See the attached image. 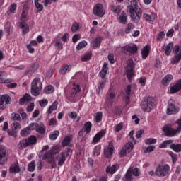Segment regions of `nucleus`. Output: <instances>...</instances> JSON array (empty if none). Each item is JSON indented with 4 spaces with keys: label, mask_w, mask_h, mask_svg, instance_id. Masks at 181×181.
Returning a JSON list of instances; mask_svg holds the SVG:
<instances>
[{
    "label": "nucleus",
    "mask_w": 181,
    "mask_h": 181,
    "mask_svg": "<svg viewBox=\"0 0 181 181\" xmlns=\"http://www.w3.org/2000/svg\"><path fill=\"white\" fill-rule=\"evenodd\" d=\"M25 139L27 141L28 146H30V145H36V143L37 142V139H36V136H30V137Z\"/></svg>",
    "instance_id": "30"
},
{
    "label": "nucleus",
    "mask_w": 181,
    "mask_h": 181,
    "mask_svg": "<svg viewBox=\"0 0 181 181\" xmlns=\"http://www.w3.org/2000/svg\"><path fill=\"white\" fill-rule=\"evenodd\" d=\"M39 104L40 105V107H42V108L46 107V105H47V104H49V101L47 100V99H42L39 100Z\"/></svg>",
    "instance_id": "61"
},
{
    "label": "nucleus",
    "mask_w": 181,
    "mask_h": 181,
    "mask_svg": "<svg viewBox=\"0 0 181 181\" xmlns=\"http://www.w3.org/2000/svg\"><path fill=\"white\" fill-rule=\"evenodd\" d=\"M42 88H43V84L39 78H35L31 83V94L35 97H37L39 94H40V91H42Z\"/></svg>",
    "instance_id": "2"
},
{
    "label": "nucleus",
    "mask_w": 181,
    "mask_h": 181,
    "mask_svg": "<svg viewBox=\"0 0 181 181\" xmlns=\"http://www.w3.org/2000/svg\"><path fill=\"white\" fill-rule=\"evenodd\" d=\"M35 131L38 132V134H45V132H46V127L43 124H37Z\"/></svg>",
    "instance_id": "39"
},
{
    "label": "nucleus",
    "mask_w": 181,
    "mask_h": 181,
    "mask_svg": "<svg viewBox=\"0 0 181 181\" xmlns=\"http://www.w3.org/2000/svg\"><path fill=\"white\" fill-rule=\"evenodd\" d=\"M9 154L6 146H0V165H5L8 162Z\"/></svg>",
    "instance_id": "9"
},
{
    "label": "nucleus",
    "mask_w": 181,
    "mask_h": 181,
    "mask_svg": "<svg viewBox=\"0 0 181 181\" xmlns=\"http://www.w3.org/2000/svg\"><path fill=\"white\" fill-rule=\"evenodd\" d=\"M52 155H57V153H59L60 152V146H54L52 148L49 150Z\"/></svg>",
    "instance_id": "48"
},
{
    "label": "nucleus",
    "mask_w": 181,
    "mask_h": 181,
    "mask_svg": "<svg viewBox=\"0 0 181 181\" xmlns=\"http://www.w3.org/2000/svg\"><path fill=\"white\" fill-rule=\"evenodd\" d=\"M170 170V167H169V165H158L156 169L155 175L156 176H158V177H165V176L169 175Z\"/></svg>",
    "instance_id": "5"
},
{
    "label": "nucleus",
    "mask_w": 181,
    "mask_h": 181,
    "mask_svg": "<svg viewBox=\"0 0 181 181\" xmlns=\"http://www.w3.org/2000/svg\"><path fill=\"white\" fill-rule=\"evenodd\" d=\"M153 105H155V103L152 98H144L141 103V109L144 112H151L153 109Z\"/></svg>",
    "instance_id": "4"
},
{
    "label": "nucleus",
    "mask_w": 181,
    "mask_h": 181,
    "mask_svg": "<svg viewBox=\"0 0 181 181\" xmlns=\"http://www.w3.org/2000/svg\"><path fill=\"white\" fill-rule=\"evenodd\" d=\"M118 21L119 23L127 25V15L125 14L124 11H122L120 14H119Z\"/></svg>",
    "instance_id": "22"
},
{
    "label": "nucleus",
    "mask_w": 181,
    "mask_h": 181,
    "mask_svg": "<svg viewBox=\"0 0 181 181\" xmlns=\"http://www.w3.org/2000/svg\"><path fill=\"white\" fill-rule=\"evenodd\" d=\"M132 174L134 176H139V175L141 174V171L139 170V168H135L133 170L132 169Z\"/></svg>",
    "instance_id": "63"
},
{
    "label": "nucleus",
    "mask_w": 181,
    "mask_h": 181,
    "mask_svg": "<svg viewBox=\"0 0 181 181\" xmlns=\"http://www.w3.org/2000/svg\"><path fill=\"white\" fill-rule=\"evenodd\" d=\"M128 153L132 152V149H134V144L131 142H128L124 147Z\"/></svg>",
    "instance_id": "44"
},
{
    "label": "nucleus",
    "mask_w": 181,
    "mask_h": 181,
    "mask_svg": "<svg viewBox=\"0 0 181 181\" xmlns=\"http://www.w3.org/2000/svg\"><path fill=\"white\" fill-rule=\"evenodd\" d=\"M27 8L28 6H26V4H24L23 8V12L21 16V21H22V22H25V19H26V15H28V13L26 12Z\"/></svg>",
    "instance_id": "40"
},
{
    "label": "nucleus",
    "mask_w": 181,
    "mask_h": 181,
    "mask_svg": "<svg viewBox=\"0 0 181 181\" xmlns=\"http://www.w3.org/2000/svg\"><path fill=\"white\" fill-rule=\"evenodd\" d=\"M146 145H152V144H156V139H147L145 140Z\"/></svg>",
    "instance_id": "60"
},
{
    "label": "nucleus",
    "mask_w": 181,
    "mask_h": 181,
    "mask_svg": "<svg viewBox=\"0 0 181 181\" xmlns=\"http://www.w3.org/2000/svg\"><path fill=\"white\" fill-rule=\"evenodd\" d=\"M90 45L93 49H98L101 45V37H96L93 41H92Z\"/></svg>",
    "instance_id": "24"
},
{
    "label": "nucleus",
    "mask_w": 181,
    "mask_h": 181,
    "mask_svg": "<svg viewBox=\"0 0 181 181\" xmlns=\"http://www.w3.org/2000/svg\"><path fill=\"white\" fill-rule=\"evenodd\" d=\"M172 144H173V140H165L159 145V148H168V145H172Z\"/></svg>",
    "instance_id": "42"
},
{
    "label": "nucleus",
    "mask_w": 181,
    "mask_h": 181,
    "mask_svg": "<svg viewBox=\"0 0 181 181\" xmlns=\"http://www.w3.org/2000/svg\"><path fill=\"white\" fill-rule=\"evenodd\" d=\"M110 11H112L113 13H117V15H119V13L121 12L119 7L114 5L110 6Z\"/></svg>",
    "instance_id": "46"
},
{
    "label": "nucleus",
    "mask_w": 181,
    "mask_h": 181,
    "mask_svg": "<svg viewBox=\"0 0 181 181\" xmlns=\"http://www.w3.org/2000/svg\"><path fill=\"white\" fill-rule=\"evenodd\" d=\"M78 29H80V24H78L77 22L74 23L71 26V32H77Z\"/></svg>",
    "instance_id": "58"
},
{
    "label": "nucleus",
    "mask_w": 181,
    "mask_h": 181,
    "mask_svg": "<svg viewBox=\"0 0 181 181\" xmlns=\"http://www.w3.org/2000/svg\"><path fill=\"white\" fill-rule=\"evenodd\" d=\"M95 122L98 123L101 122V121H103V112H98L95 113Z\"/></svg>",
    "instance_id": "45"
},
{
    "label": "nucleus",
    "mask_w": 181,
    "mask_h": 181,
    "mask_svg": "<svg viewBox=\"0 0 181 181\" xmlns=\"http://www.w3.org/2000/svg\"><path fill=\"white\" fill-rule=\"evenodd\" d=\"M86 46H87V42L86 41L83 40L77 45L76 49L81 50V49H84V47Z\"/></svg>",
    "instance_id": "53"
},
{
    "label": "nucleus",
    "mask_w": 181,
    "mask_h": 181,
    "mask_svg": "<svg viewBox=\"0 0 181 181\" xmlns=\"http://www.w3.org/2000/svg\"><path fill=\"white\" fill-rule=\"evenodd\" d=\"M72 139V136L69 135V136H66L64 139L63 140L62 143V146L64 148L66 146H68V145H70V141Z\"/></svg>",
    "instance_id": "35"
},
{
    "label": "nucleus",
    "mask_w": 181,
    "mask_h": 181,
    "mask_svg": "<svg viewBox=\"0 0 181 181\" xmlns=\"http://www.w3.org/2000/svg\"><path fill=\"white\" fill-rule=\"evenodd\" d=\"M107 100H114L115 98V93L110 90L106 95Z\"/></svg>",
    "instance_id": "51"
},
{
    "label": "nucleus",
    "mask_w": 181,
    "mask_h": 181,
    "mask_svg": "<svg viewBox=\"0 0 181 181\" xmlns=\"http://www.w3.org/2000/svg\"><path fill=\"white\" fill-rule=\"evenodd\" d=\"M35 161H31L30 163H29L28 165V172H34L35 169Z\"/></svg>",
    "instance_id": "56"
},
{
    "label": "nucleus",
    "mask_w": 181,
    "mask_h": 181,
    "mask_svg": "<svg viewBox=\"0 0 181 181\" xmlns=\"http://www.w3.org/2000/svg\"><path fill=\"white\" fill-rule=\"evenodd\" d=\"M71 70V66L70 65H64L60 69V74H66V73H69Z\"/></svg>",
    "instance_id": "34"
},
{
    "label": "nucleus",
    "mask_w": 181,
    "mask_h": 181,
    "mask_svg": "<svg viewBox=\"0 0 181 181\" xmlns=\"http://www.w3.org/2000/svg\"><path fill=\"white\" fill-rule=\"evenodd\" d=\"M177 112H179V107H176V105L170 100L167 107V114L172 115L173 114H177Z\"/></svg>",
    "instance_id": "11"
},
{
    "label": "nucleus",
    "mask_w": 181,
    "mask_h": 181,
    "mask_svg": "<svg viewBox=\"0 0 181 181\" xmlns=\"http://www.w3.org/2000/svg\"><path fill=\"white\" fill-rule=\"evenodd\" d=\"M155 151V146H150L144 148V153H150V152H153Z\"/></svg>",
    "instance_id": "57"
},
{
    "label": "nucleus",
    "mask_w": 181,
    "mask_h": 181,
    "mask_svg": "<svg viewBox=\"0 0 181 181\" xmlns=\"http://www.w3.org/2000/svg\"><path fill=\"white\" fill-rule=\"evenodd\" d=\"M170 149H173V151H174L175 152L179 153L181 151V144H171L170 145Z\"/></svg>",
    "instance_id": "36"
},
{
    "label": "nucleus",
    "mask_w": 181,
    "mask_h": 181,
    "mask_svg": "<svg viewBox=\"0 0 181 181\" xmlns=\"http://www.w3.org/2000/svg\"><path fill=\"white\" fill-rule=\"evenodd\" d=\"M37 69H39V63L35 62V63L32 65L31 68H30L29 70H28V71H26L25 72V74H26L27 76H28V74H33V73H34Z\"/></svg>",
    "instance_id": "23"
},
{
    "label": "nucleus",
    "mask_w": 181,
    "mask_h": 181,
    "mask_svg": "<svg viewBox=\"0 0 181 181\" xmlns=\"http://www.w3.org/2000/svg\"><path fill=\"white\" fill-rule=\"evenodd\" d=\"M135 69V63L132 59H129L127 61V66L126 69V74L128 80H132L134 76V70Z\"/></svg>",
    "instance_id": "6"
},
{
    "label": "nucleus",
    "mask_w": 181,
    "mask_h": 181,
    "mask_svg": "<svg viewBox=\"0 0 181 181\" xmlns=\"http://www.w3.org/2000/svg\"><path fill=\"white\" fill-rule=\"evenodd\" d=\"M58 136L59 131L56 130L49 134V139H51V141H55V139H57Z\"/></svg>",
    "instance_id": "49"
},
{
    "label": "nucleus",
    "mask_w": 181,
    "mask_h": 181,
    "mask_svg": "<svg viewBox=\"0 0 181 181\" xmlns=\"http://www.w3.org/2000/svg\"><path fill=\"white\" fill-rule=\"evenodd\" d=\"M181 90V79L178 80L175 85L172 86L170 89V92L171 94H175V93H177L180 91Z\"/></svg>",
    "instance_id": "15"
},
{
    "label": "nucleus",
    "mask_w": 181,
    "mask_h": 181,
    "mask_svg": "<svg viewBox=\"0 0 181 181\" xmlns=\"http://www.w3.org/2000/svg\"><path fill=\"white\" fill-rule=\"evenodd\" d=\"M92 127H93V124H91V122L88 121L84 124L82 129L85 131L86 134H90V132H91Z\"/></svg>",
    "instance_id": "26"
},
{
    "label": "nucleus",
    "mask_w": 181,
    "mask_h": 181,
    "mask_svg": "<svg viewBox=\"0 0 181 181\" xmlns=\"http://www.w3.org/2000/svg\"><path fill=\"white\" fill-rule=\"evenodd\" d=\"M105 135V131L101 130L100 132H99L98 134L95 135V136L93 139V143L97 144V142H98V141H100V139H101V138H103V136H104Z\"/></svg>",
    "instance_id": "20"
},
{
    "label": "nucleus",
    "mask_w": 181,
    "mask_h": 181,
    "mask_svg": "<svg viewBox=\"0 0 181 181\" xmlns=\"http://www.w3.org/2000/svg\"><path fill=\"white\" fill-rule=\"evenodd\" d=\"M143 18L144 19H145V21H146L147 22H153V21H155L156 16L155 14H146L144 13L143 15Z\"/></svg>",
    "instance_id": "31"
},
{
    "label": "nucleus",
    "mask_w": 181,
    "mask_h": 181,
    "mask_svg": "<svg viewBox=\"0 0 181 181\" xmlns=\"http://www.w3.org/2000/svg\"><path fill=\"white\" fill-rule=\"evenodd\" d=\"M149 50H151V47L149 45H146L141 50V56L143 59H146L149 54Z\"/></svg>",
    "instance_id": "25"
},
{
    "label": "nucleus",
    "mask_w": 181,
    "mask_h": 181,
    "mask_svg": "<svg viewBox=\"0 0 181 181\" xmlns=\"http://www.w3.org/2000/svg\"><path fill=\"white\" fill-rule=\"evenodd\" d=\"M104 152L105 158H110L114 152V146L109 145L107 148H105Z\"/></svg>",
    "instance_id": "21"
},
{
    "label": "nucleus",
    "mask_w": 181,
    "mask_h": 181,
    "mask_svg": "<svg viewBox=\"0 0 181 181\" xmlns=\"http://www.w3.org/2000/svg\"><path fill=\"white\" fill-rule=\"evenodd\" d=\"M174 57L171 59L172 64H177L181 60V49L179 45H175L173 49Z\"/></svg>",
    "instance_id": "7"
},
{
    "label": "nucleus",
    "mask_w": 181,
    "mask_h": 181,
    "mask_svg": "<svg viewBox=\"0 0 181 181\" xmlns=\"http://www.w3.org/2000/svg\"><path fill=\"white\" fill-rule=\"evenodd\" d=\"M134 29H135V25H134V24H132V23H128L126 25L124 32L127 34L131 33V32H132V30H134Z\"/></svg>",
    "instance_id": "37"
},
{
    "label": "nucleus",
    "mask_w": 181,
    "mask_h": 181,
    "mask_svg": "<svg viewBox=\"0 0 181 181\" xmlns=\"http://www.w3.org/2000/svg\"><path fill=\"white\" fill-rule=\"evenodd\" d=\"M107 71H108V64H107V62H105L103 66L102 70L99 73V76L102 78V80H107V78H105V76H107Z\"/></svg>",
    "instance_id": "14"
},
{
    "label": "nucleus",
    "mask_w": 181,
    "mask_h": 181,
    "mask_svg": "<svg viewBox=\"0 0 181 181\" xmlns=\"http://www.w3.org/2000/svg\"><path fill=\"white\" fill-rule=\"evenodd\" d=\"M127 181H132V169L129 168L125 174Z\"/></svg>",
    "instance_id": "41"
},
{
    "label": "nucleus",
    "mask_w": 181,
    "mask_h": 181,
    "mask_svg": "<svg viewBox=\"0 0 181 181\" xmlns=\"http://www.w3.org/2000/svg\"><path fill=\"white\" fill-rule=\"evenodd\" d=\"M117 170H118V164H114L112 166L108 165L106 168V173H110V175H114Z\"/></svg>",
    "instance_id": "19"
},
{
    "label": "nucleus",
    "mask_w": 181,
    "mask_h": 181,
    "mask_svg": "<svg viewBox=\"0 0 181 181\" xmlns=\"http://www.w3.org/2000/svg\"><path fill=\"white\" fill-rule=\"evenodd\" d=\"M42 160H47V163L51 165L52 168H56V161H54V156L50 150L43 154Z\"/></svg>",
    "instance_id": "8"
},
{
    "label": "nucleus",
    "mask_w": 181,
    "mask_h": 181,
    "mask_svg": "<svg viewBox=\"0 0 181 181\" xmlns=\"http://www.w3.org/2000/svg\"><path fill=\"white\" fill-rule=\"evenodd\" d=\"M67 155H69V153H66V152L63 151L56 156L55 159L58 161L59 166H63L66 162V156H67Z\"/></svg>",
    "instance_id": "12"
},
{
    "label": "nucleus",
    "mask_w": 181,
    "mask_h": 181,
    "mask_svg": "<svg viewBox=\"0 0 181 181\" xmlns=\"http://www.w3.org/2000/svg\"><path fill=\"white\" fill-rule=\"evenodd\" d=\"M11 129L17 132V131H19V129H21V124H19V122H13L11 124Z\"/></svg>",
    "instance_id": "43"
},
{
    "label": "nucleus",
    "mask_w": 181,
    "mask_h": 181,
    "mask_svg": "<svg viewBox=\"0 0 181 181\" xmlns=\"http://www.w3.org/2000/svg\"><path fill=\"white\" fill-rule=\"evenodd\" d=\"M29 146L28 144V140L26 139L21 140L17 146V148L21 151L25 149V148Z\"/></svg>",
    "instance_id": "27"
},
{
    "label": "nucleus",
    "mask_w": 181,
    "mask_h": 181,
    "mask_svg": "<svg viewBox=\"0 0 181 181\" xmlns=\"http://www.w3.org/2000/svg\"><path fill=\"white\" fill-rule=\"evenodd\" d=\"M78 91H80V86H78V85H76L69 91V97H71L72 98L74 97H76V94H77Z\"/></svg>",
    "instance_id": "32"
},
{
    "label": "nucleus",
    "mask_w": 181,
    "mask_h": 181,
    "mask_svg": "<svg viewBox=\"0 0 181 181\" xmlns=\"http://www.w3.org/2000/svg\"><path fill=\"white\" fill-rule=\"evenodd\" d=\"M136 52H138V47H136V45H127L123 47V52L126 54H128V53H130L131 54H134V53H136Z\"/></svg>",
    "instance_id": "13"
},
{
    "label": "nucleus",
    "mask_w": 181,
    "mask_h": 181,
    "mask_svg": "<svg viewBox=\"0 0 181 181\" xmlns=\"http://www.w3.org/2000/svg\"><path fill=\"white\" fill-rule=\"evenodd\" d=\"M20 29L23 30V35H26L29 32V25L25 21L18 23Z\"/></svg>",
    "instance_id": "17"
},
{
    "label": "nucleus",
    "mask_w": 181,
    "mask_h": 181,
    "mask_svg": "<svg viewBox=\"0 0 181 181\" xmlns=\"http://www.w3.org/2000/svg\"><path fill=\"white\" fill-rule=\"evenodd\" d=\"M0 83H11V80L6 79V72L0 71Z\"/></svg>",
    "instance_id": "33"
},
{
    "label": "nucleus",
    "mask_w": 181,
    "mask_h": 181,
    "mask_svg": "<svg viewBox=\"0 0 181 181\" xmlns=\"http://www.w3.org/2000/svg\"><path fill=\"white\" fill-rule=\"evenodd\" d=\"M164 37H165V32L161 31L157 35V40H159V42H162Z\"/></svg>",
    "instance_id": "64"
},
{
    "label": "nucleus",
    "mask_w": 181,
    "mask_h": 181,
    "mask_svg": "<svg viewBox=\"0 0 181 181\" xmlns=\"http://www.w3.org/2000/svg\"><path fill=\"white\" fill-rule=\"evenodd\" d=\"M21 136H28V135H29L30 134V131L28 129V127H27L26 128H24L23 129H22L20 132Z\"/></svg>",
    "instance_id": "52"
},
{
    "label": "nucleus",
    "mask_w": 181,
    "mask_h": 181,
    "mask_svg": "<svg viewBox=\"0 0 181 181\" xmlns=\"http://www.w3.org/2000/svg\"><path fill=\"white\" fill-rule=\"evenodd\" d=\"M21 172V168H19V163H14L10 166L9 173H19Z\"/></svg>",
    "instance_id": "18"
},
{
    "label": "nucleus",
    "mask_w": 181,
    "mask_h": 181,
    "mask_svg": "<svg viewBox=\"0 0 181 181\" xmlns=\"http://www.w3.org/2000/svg\"><path fill=\"white\" fill-rule=\"evenodd\" d=\"M176 124H178V127L175 129L169 126H165L163 128L165 136H175L177 132H181V118L176 121Z\"/></svg>",
    "instance_id": "3"
},
{
    "label": "nucleus",
    "mask_w": 181,
    "mask_h": 181,
    "mask_svg": "<svg viewBox=\"0 0 181 181\" xmlns=\"http://www.w3.org/2000/svg\"><path fill=\"white\" fill-rule=\"evenodd\" d=\"M93 14L96 16H100V18H103V16L105 15V11H104V6H103V4H98L95 6L93 8Z\"/></svg>",
    "instance_id": "10"
},
{
    "label": "nucleus",
    "mask_w": 181,
    "mask_h": 181,
    "mask_svg": "<svg viewBox=\"0 0 181 181\" xmlns=\"http://www.w3.org/2000/svg\"><path fill=\"white\" fill-rule=\"evenodd\" d=\"M54 92V88L52 85H48L44 89L45 94H52V93Z\"/></svg>",
    "instance_id": "38"
},
{
    "label": "nucleus",
    "mask_w": 181,
    "mask_h": 181,
    "mask_svg": "<svg viewBox=\"0 0 181 181\" xmlns=\"http://www.w3.org/2000/svg\"><path fill=\"white\" fill-rule=\"evenodd\" d=\"M4 98L3 99L4 103L6 104H11V102L12 101V99H11V97L8 95H2Z\"/></svg>",
    "instance_id": "62"
},
{
    "label": "nucleus",
    "mask_w": 181,
    "mask_h": 181,
    "mask_svg": "<svg viewBox=\"0 0 181 181\" xmlns=\"http://www.w3.org/2000/svg\"><path fill=\"white\" fill-rule=\"evenodd\" d=\"M80 39H81V35L80 34H75L72 37V42L73 43H77Z\"/></svg>",
    "instance_id": "59"
},
{
    "label": "nucleus",
    "mask_w": 181,
    "mask_h": 181,
    "mask_svg": "<svg viewBox=\"0 0 181 181\" xmlns=\"http://www.w3.org/2000/svg\"><path fill=\"white\" fill-rule=\"evenodd\" d=\"M173 78V76H172L170 74L167 75L161 81L163 86H168V84H169V83H170V81H172Z\"/></svg>",
    "instance_id": "29"
},
{
    "label": "nucleus",
    "mask_w": 181,
    "mask_h": 181,
    "mask_svg": "<svg viewBox=\"0 0 181 181\" xmlns=\"http://www.w3.org/2000/svg\"><path fill=\"white\" fill-rule=\"evenodd\" d=\"M37 125H38V123L33 122V123H30L29 126L27 127L28 128V129H30V132H31V131H36V129L37 128Z\"/></svg>",
    "instance_id": "54"
},
{
    "label": "nucleus",
    "mask_w": 181,
    "mask_h": 181,
    "mask_svg": "<svg viewBox=\"0 0 181 181\" xmlns=\"http://www.w3.org/2000/svg\"><path fill=\"white\" fill-rule=\"evenodd\" d=\"M59 105V102L54 101L52 105H50L48 108L47 114L50 115L53 111H56L57 110V106Z\"/></svg>",
    "instance_id": "28"
},
{
    "label": "nucleus",
    "mask_w": 181,
    "mask_h": 181,
    "mask_svg": "<svg viewBox=\"0 0 181 181\" xmlns=\"http://www.w3.org/2000/svg\"><path fill=\"white\" fill-rule=\"evenodd\" d=\"M93 54L91 53H87L82 56L81 60V62H88L92 57Z\"/></svg>",
    "instance_id": "50"
},
{
    "label": "nucleus",
    "mask_w": 181,
    "mask_h": 181,
    "mask_svg": "<svg viewBox=\"0 0 181 181\" xmlns=\"http://www.w3.org/2000/svg\"><path fill=\"white\" fill-rule=\"evenodd\" d=\"M129 9L130 12V18L132 22H134V23H138L142 17V11L138 6V2H136V0H133L131 1Z\"/></svg>",
    "instance_id": "1"
},
{
    "label": "nucleus",
    "mask_w": 181,
    "mask_h": 181,
    "mask_svg": "<svg viewBox=\"0 0 181 181\" xmlns=\"http://www.w3.org/2000/svg\"><path fill=\"white\" fill-rule=\"evenodd\" d=\"M11 119L12 121H21V115L18 114V113H12L11 114Z\"/></svg>",
    "instance_id": "55"
},
{
    "label": "nucleus",
    "mask_w": 181,
    "mask_h": 181,
    "mask_svg": "<svg viewBox=\"0 0 181 181\" xmlns=\"http://www.w3.org/2000/svg\"><path fill=\"white\" fill-rule=\"evenodd\" d=\"M173 49V43H169L163 46V50L166 56H170Z\"/></svg>",
    "instance_id": "16"
},
{
    "label": "nucleus",
    "mask_w": 181,
    "mask_h": 181,
    "mask_svg": "<svg viewBox=\"0 0 181 181\" xmlns=\"http://www.w3.org/2000/svg\"><path fill=\"white\" fill-rule=\"evenodd\" d=\"M107 83V79H102L100 81L98 88L97 89L98 94H100V91L104 88V86H105V83Z\"/></svg>",
    "instance_id": "47"
}]
</instances>
